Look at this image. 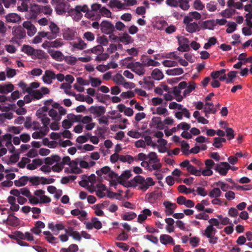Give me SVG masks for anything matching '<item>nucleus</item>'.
<instances>
[{"label": "nucleus", "mask_w": 252, "mask_h": 252, "mask_svg": "<svg viewBox=\"0 0 252 252\" xmlns=\"http://www.w3.org/2000/svg\"><path fill=\"white\" fill-rule=\"evenodd\" d=\"M128 69H131L139 76L144 75L146 71L144 65L139 62L131 63V64L128 66Z\"/></svg>", "instance_id": "obj_12"}, {"label": "nucleus", "mask_w": 252, "mask_h": 252, "mask_svg": "<svg viewBox=\"0 0 252 252\" xmlns=\"http://www.w3.org/2000/svg\"><path fill=\"white\" fill-rule=\"evenodd\" d=\"M52 102V99H49L45 101L44 103L45 105L40 108L37 110L36 115L39 119L42 118L45 116H47L46 113L47 111H48V110L49 109V106L50 105V104Z\"/></svg>", "instance_id": "obj_17"}, {"label": "nucleus", "mask_w": 252, "mask_h": 252, "mask_svg": "<svg viewBox=\"0 0 252 252\" xmlns=\"http://www.w3.org/2000/svg\"><path fill=\"white\" fill-rule=\"evenodd\" d=\"M142 214L138 215L137 218V221L139 223H142L147 219L148 216H151L152 215L151 211L148 209H144L142 211Z\"/></svg>", "instance_id": "obj_36"}, {"label": "nucleus", "mask_w": 252, "mask_h": 252, "mask_svg": "<svg viewBox=\"0 0 252 252\" xmlns=\"http://www.w3.org/2000/svg\"><path fill=\"white\" fill-rule=\"evenodd\" d=\"M150 126L152 128H153L159 130H163L164 129L162 121L159 117H153L150 123Z\"/></svg>", "instance_id": "obj_18"}, {"label": "nucleus", "mask_w": 252, "mask_h": 252, "mask_svg": "<svg viewBox=\"0 0 252 252\" xmlns=\"http://www.w3.org/2000/svg\"><path fill=\"white\" fill-rule=\"evenodd\" d=\"M42 11V5L36 3H31L29 9L25 15V17L28 20L36 19Z\"/></svg>", "instance_id": "obj_9"}, {"label": "nucleus", "mask_w": 252, "mask_h": 252, "mask_svg": "<svg viewBox=\"0 0 252 252\" xmlns=\"http://www.w3.org/2000/svg\"><path fill=\"white\" fill-rule=\"evenodd\" d=\"M196 84L194 82H190L189 85L187 86L185 90L183 92V94L184 97L189 95L196 88Z\"/></svg>", "instance_id": "obj_47"}, {"label": "nucleus", "mask_w": 252, "mask_h": 252, "mask_svg": "<svg viewBox=\"0 0 252 252\" xmlns=\"http://www.w3.org/2000/svg\"><path fill=\"white\" fill-rule=\"evenodd\" d=\"M45 163L48 165H53L52 170L55 172H60L63 168V163L61 162V158L58 155L52 156L47 158L45 159Z\"/></svg>", "instance_id": "obj_6"}, {"label": "nucleus", "mask_w": 252, "mask_h": 252, "mask_svg": "<svg viewBox=\"0 0 252 252\" xmlns=\"http://www.w3.org/2000/svg\"><path fill=\"white\" fill-rule=\"evenodd\" d=\"M163 205L166 208L165 212L167 216L174 214V211L177 208V205L175 203H172L170 201H166L163 203Z\"/></svg>", "instance_id": "obj_28"}, {"label": "nucleus", "mask_w": 252, "mask_h": 252, "mask_svg": "<svg viewBox=\"0 0 252 252\" xmlns=\"http://www.w3.org/2000/svg\"><path fill=\"white\" fill-rule=\"evenodd\" d=\"M11 226H17L20 224V220L13 214H10L4 222Z\"/></svg>", "instance_id": "obj_26"}, {"label": "nucleus", "mask_w": 252, "mask_h": 252, "mask_svg": "<svg viewBox=\"0 0 252 252\" xmlns=\"http://www.w3.org/2000/svg\"><path fill=\"white\" fill-rule=\"evenodd\" d=\"M101 30L104 33L110 34L113 31L114 26L110 22L103 21L101 24Z\"/></svg>", "instance_id": "obj_27"}, {"label": "nucleus", "mask_w": 252, "mask_h": 252, "mask_svg": "<svg viewBox=\"0 0 252 252\" xmlns=\"http://www.w3.org/2000/svg\"><path fill=\"white\" fill-rule=\"evenodd\" d=\"M217 230L215 227L208 225L204 230L203 235L207 238H209V243L211 244H216L217 242V238L215 237Z\"/></svg>", "instance_id": "obj_10"}, {"label": "nucleus", "mask_w": 252, "mask_h": 252, "mask_svg": "<svg viewBox=\"0 0 252 252\" xmlns=\"http://www.w3.org/2000/svg\"><path fill=\"white\" fill-rule=\"evenodd\" d=\"M79 164L80 167L88 169L91 167L94 166L95 165V162L93 161H91L89 162H88L85 160H81Z\"/></svg>", "instance_id": "obj_60"}, {"label": "nucleus", "mask_w": 252, "mask_h": 252, "mask_svg": "<svg viewBox=\"0 0 252 252\" xmlns=\"http://www.w3.org/2000/svg\"><path fill=\"white\" fill-rule=\"evenodd\" d=\"M70 44L72 46V51H74L75 49L82 50L87 46V44L81 39H79L77 42H71Z\"/></svg>", "instance_id": "obj_29"}, {"label": "nucleus", "mask_w": 252, "mask_h": 252, "mask_svg": "<svg viewBox=\"0 0 252 252\" xmlns=\"http://www.w3.org/2000/svg\"><path fill=\"white\" fill-rule=\"evenodd\" d=\"M204 168H196L195 176H211L213 174V169L215 165L214 161L211 159H207L205 161Z\"/></svg>", "instance_id": "obj_5"}, {"label": "nucleus", "mask_w": 252, "mask_h": 252, "mask_svg": "<svg viewBox=\"0 0 252 252\" xmlns=\"http://www.w3.org/2000/svg\"><path fill=\"white\" fill-rule=\"evenodd\" d=\"M159 239L160 243L164 245L168 244H171L173 245H175L173 239L169 235L162 234L160 236Z\"/></svg>", "instance_id": "obj_35"}, {"label": "nucleus", "mask_w": 252, "mask_h": 252, "mask_svg": "<svg viewBox=\"0 0 252 252\" xmlns=\"http://www.w3.org/2000/svg\"><path fill=\"white\" fill-rule=\"evenodd\" d=\"M201 26L203 29L213 30L216 26L215 21L214 20L205 21L202 22Z\"/></svg>", "instance_id": "obj_42"}, {"label": "nucleus", "mask_w": 252, "mask_h": 252, "mask_svg": "<svg viewBox=\"0 0 252 252\" xmlns=\"http://www.w3.org/2000/svg\"><path fill=\"white\" fill-rule=\"evenodd\" d=\"M107 196L110 198H116L117 199L121 200L123 198L121 194L123 192L122 190H119V193H115L111 191V190H106Z\"/></svg>", "instance_id": "obj_49"}, {"label": "nucleus", "mask_w": 252, "mask_h": 252, "mask_svg": "<svg viewBox=\"0 0 252 252\" xmlns=\"http://www.w3.org/2000/svg\"><path fill=\"white\" fill-rule=\"evenodd\" d=\"M154 109L155 110L152 112L153 114H158L159 115L166 116L169 114L168 110L165 107L159 106Z\"/></svg>", "instance_id": "obj_48"}, {"label": "nucleus", "mask_w": 252, "mask_h": 252, "mask_svg": "<svg viewBox=\"0 0 252 252\" xmlns=\"http://www.w3.org/2000/svg\"><path fill=\"white\" fill-rule=\"evenodd\" d=\"M23 26L27 30L28 35L31 37L33 36L37 32L36 28L30 21L24 22Z\"/></svg>", "instance_id": "obj_21"}, {"label": "nucleus", "mask_w": 252, "mask_h": 252, "mask_svg": "<svg viewBox=\"0 0 252 252\" xmlns=\"http://www.w3.org/2000/svg\"><path fill=\"white\" fill-rule=\"evenodd\" d=\"M204 111L205 116L208 118L210 114H215L217 110L214 107V105L212 102H207L204 107Z\"/></svg>", "instance_id": "obj_31"}, {"label": "nucleus", "mask_w": 252, "mask_h": 252, "mask_svg": "<svg viewBox=\"0 0 252 252\" xmlns=\"http://www.w3.org/2000/svg\"><path fill=\"white\" fill-rule=\"evenodd\" d=\"M49 29L50 32H49L50 36L52 37V39L56 38L59 33V27L55 23L51 22L49 25Z\"/></svg>", "instance_id": "obj_30"}, {"label": "nucleus", "mask_w": 252, "mask_h": 252, "mask_svg": "<svg viewBox=\"0 0 252 252\" xmlns=\"http://www.w3.org/2000/svg\"><path fill=\"white\" fill-rule=\"evenodd\" d=\"M68 166L64 169L66 173L80 174L82 172L81 169L78 166L77 162L74 160H72Z\"/></svg>", "instance_id": "obj_19"}, {"label": "nucleus", "mask_w": 252, "mask_h": 252, "mask_svg": "<svg viewBox=\"0 0 252 252\" xmlns=\"http://www.w3.org/2000/svg\"><path fill=\"white\" fill-rule=\"evenodd\" d=\"M235 12V10L233 9H226L221 11L220 15L223 17L229 18L231 17Z\"/></svg>", "instance_id": "obj_55"}, {"label": "nucleus", "mask_w": 252, "mask_h": 252, "mask_svg": "<svg viewBox=\"0 0 252 252\" xmlns=\"http://www.w3.org/2000/svg\"><path fill=\"white\" fill-rule=\"evenodd\" d=\"M132 176L131 171L129 170H126L123 172L121 175L116 179L118 183H117V186L118 185H121L125 188H135L139 187L141 189H148L154 186L156 184V182L154 181L151 177H147L145 178L141 175H137L130 181L127 180Z\"/></svg>", "instance_id": "obj_1"}, {"label": "nucleus", "mask_w": 252, "mask_h": 252, "mask_svg": "<svg viewBox=\"0 0 252 252\" xmlns=\"http://www.w3.org/2000/svg\"><path fill=\"white\" fill-rule=\"evenodd\" d=\"M5 19L6 22L8 23H18L21 20V18L20 15L16 13H10L5 16Z\"/></svg>", "instance_id": "obj_32"}, {"label": "nucleus", "mask_w": 252, "mask_h": 252, "mask_svg": "<svg viewBox=\"0 0 252 252\" xmlns=\"http://www.w3.org/2000/svg\"><path fill=\"white\" fill-rule=\"evenodd\" d=\"M95 173L99 177L107 180L111 187H117V183L118 182L116 180L118 178V174L112 170L109 166H104L96 170Z\"/></svg>", "instance_id": "obj_2"}, {"label": "nucleus", "mask_w": 252, "mask_h": 252, "mask_svg": "<svg viewBox=\"0 0 252 252\" xmlns=\"http://www.w3.org/2000/svg\"><path fill=\"white\" fill-rule=\"evenodd\" d=\"M75 35V32L71 30L68 29L63 32V37L67 40H72Z\"/></svg>", "instance_id": "obj_52"}, {"label": "nucleus", "mask_w": 252, "mask_h": 252, "mask_svg": "<svg viewBox=\"0 0 252 252\" xmlns=\"http://www.w3.org/2000/svg\"><path fill=\"white\" fill-rule=\"evenodd\" d=\"M230 169V164L227 162H220L215 166V170L221 176H225Z\"/></svg>", "instance_id": "obj_11"}, {"label": "nucleus", "mask_w": 252, "mask_h": 252, "mask_svg": "<svg viewBox=\"0 0 252 252\" xmlns=\"http://www.w3.org/2000/svg\"><path fill=\"white\" fill-rule=\"evenodd\" d=\"M162 192L161 190H155L150 193H147L145 196L146 201L150 203H154L157 200L162 197Z\"/></svg>", "instance_id": "obj_13"}, {"label": "nucleus", "mask_w": 252, "mask_h": 252, "mask_svg": "<svg viewBox=\"0 0 252 252\" xmlns=\"http://www.w3.org/2000/svg\"><path fill=\"white\" fill-rule=\"evenodd\" d=\"M48 132L49 131L47 128L44 129L41 127L38 131L34 132L32 134V137L35 139H40L46 135Z\"/></svg>", "instance_id": "obj_40"}, {"label": "nucleus", "mask_w": 252, "mask_h": 252, "mask_svg": "<svg viewBox=\"0 0 252 252\" xmlns=\"http://www.w3.org/2000/svg\"><path fill=\"white\" fill-rule=\"evenodd\" d=\"M80 122L85 125V128L87 130H91L95 126V123L93 122L92 118L90 116L81 117Z\"/></svg>", "instance_id": "obj_16"}, {"label": "nucleus", "mask_w": 252, "mask_h": 252, "mask_svg": "<svg viewBox=\"0 0 252 252\" xmlns=\"http://www.w3.org/2000/svg\"><path fill=\"white\" fill-rule=\"evenodd\" d=\"M55 4H57L55 10L59 15H62L67 12L69 9V5L65 2L62 1Z\"/></svg>", "instance_id": "obj_20"}, {"label": "nucleus", "mask_w": 252, "mask_h": 252, "mask_svg": "<svg viewBox=\"0 0 252 252\" xmlns=\"http://www.w3.org/2000/svg\"><path fill=\"white\" fill-rule=\"evenodd\" d=\"M43 161L41 159L36 158L32 160V163H29L27 165V168L30 170L36 169L38 166L41 165Z\"/></svg>", "instance_id": "obj_33"}, {"label": "nucleus", "mask_w": 252, "mask_h": 252, "mask_svg": "<svg viewBox=\"0 0 252 252\" xmlns=\"http://www.w3.org/2000/svg\"><path fill=\"white\" fill-rule=\"evenodd\" d=\"M10 193L13 195L12 196L17 197L18 202L20 204H23L27 201L26 198L20 196L19 190H10Z\"/></svg>", "instance_id": "obj_41"}, {"label": "nucleus", "mask_w": 252, "mask_h": 252, "mask_svg": "<svg viewBox=\"0 0 252 252\" xmlns=\"http://www.w3.org/2000/svg\"><path fill=\"white\" fill-rule=\"evenodd\" d=\"M192 6L194 9L198 11L202 10L205 7L204 4L201 0H195L193 1Z\"/></svg>", "instance_id": "obj_59"}, {"label": "nucleus", "mask_w": 252, "mask_h": 252, "mask_svg": "<svg viewBox=\"0 0 252 252\" xmlns=\"http://www.w3.org/2000/svg\"><path fill=\"white\" fill-rule=\"evenodd\" d=\"M66 113V110L58 103L52 102L49 106L48 115L54 121H60Z\"/></svg>", "instance_id": "obj_4"}, {"label": "nucleus", "mask_w": 252, "mask_h": 252, "mask_svg": "<svg viewBox=\"0 0 252 252\" xmlns=\"http://www.w3.org/2000/svg\"><path fill=\"white\" fill-rule=\"evenodd\" d=\"M51 44L52 48H58L63 46L64 44V42L63 39L58 38L51 41Z\"/></svg>", "instance_id": "obj_62"}, {"label": "nucleus", "mask_w": 252, "mask_h": 252, "mask_svg": "<svg viewBox=\"0 0 252 252\" xmlns=\"http://www.w3.org/2000/svg\"><path fill=\"white\" fill-rule=\"evenodd\" d=\"M113 80L118 85H122L125 80L124 77L121 73L116 74L113 77Z\"/></svg>", "instance_id": "obj_58"}, {"label": "nucleus", "mask_w": 252, "mask_h": 252, "mask_svg": "<svg viewBox=\"0 0 252 252\" xmlns=\"http://www.w3.org/2000/svg\"><path fill=\"white\" fill-rule=\"evenodd\" d=\"M211 76L212 77L213 79H218L219 78V80L221 81H224L226 79V75H223V76L220 74L219 71H213L211 73Z\"/></svg>", "instance_id": "obj_63"}, {"label": "nucleus", "mask_w": 252, "mask_h": 252, "mask_svg": "<svg viewBox=\"0 0 252 252\" xmlns=\"http://www.w3.org/2000/svg\"><path fill=\"white\" fill-rule=\"evenodd\" d=\"M103 51V48L101 45H97L93 48L85 51L86 53L91 52L92 53L97 54V55L101 53Z\"/></svg>", "instance_id": "obj_54"}, {"label": "nucleus", "mask_w": 252, "mask_h": 252, "mask_svg": "<svg viewBox=\"0 0 252 252\" xmlns=\"http://www.w3.org/2000/svg\"><path fill=\"white\" fill-rule=\"evenodd\" d=\"M178 6L183 10H187L189 8V5L188 0H179Z\"/></svg>", "instance_id": "obj_64"}, {"label": "nucleus", "mask_w": 252, "mask_h": 252, "mask_svg": "<svg viewBox=\"0 0 252 252\" xmlns=\"http://www.w3.org/2000/svg\"><path fill=\"white\" fill-rule=\"evenodd\" d=\"M158 144L157 147L160 153H165L166 151L167 141L162 138L158 139L157 140Z\"/></svg>", "instance_id": "obj_38"}, {"label": "nucleus", "mask_w": 252, "mask_h": 252, "mask_svg": "<svg viewBox=\"0 0 252 252\" xmlns=\"http://www.w3.org/2000/svg\"><path fill=\"white\" fill-rule=\"evenodd\" d=\"M148 160L142 161L141 165L149 171L158 170L161 167V164L159 162L156 153L151 152L148 154Z\"/></svg>", "instance_id": "obj_3"}, {"label": "nucleus", "mask_w": 252, "mask_h": 252, "mask_svg": "<svg viewBox=\"0 0 252 252\" xmlns=\"http://www.w3.org/2000/svg\"><path fill=\"white\" fill-rule=\"evenodd\" d=\"M8 202L11 204L10 209L13 211H17L19 209L18 204L15 203V197L10 196L7 198Z\"/></svg>", "instance_id": "obj_50"}, {"label": "nucleus", "mask_w": 252, "mask_h": 252, "mask_svg": "<svg viewBox=\"0 0 252 252\" xmlns=\"http://www.w3.org/2000/svg\"><path fill=\"white\" fill-rule=\"evenodd\" d=\"M48 52L51 57L57 61H61L63 59V55L61 51L49 50Z\"/></svg>", "instance_id": "obj_34"}, {"label": "nucleus", "mask_w": 252, "mask_h": 252, "mask_svg": "<svg viewBox=\"0 0 252 252\" xmlns=\"http://www.w3.org/2000/svg\"><path fill=\"white\" fill-rule=\"evenodd\" d=\"M96 182V177L94 174L90 176L82 175L81 176V181L79 182V185L85 188H91L94 187Z\"/></svg>", "instance_id": "obj_8"}, {"label": "nucleus", "mask_w": 252, "mask_h": 252, "mask_svg": "<svg viewBox=\"0 0 252 252\" xmlns=\"http://www.w3.org/2000/svg\"><path fill=\"white\" fill-rule=\"evenodd\" d=\"M180 192L185 194L192 193L194 195L197 194L205 196L207 194L206 190H180Z\"/></svg>", "instance_id": "obj_37"}, {"label": "nucleus", "mask_w": 252, "mask_h": 252, "mask_svg": "<svg viewBox=\"0 0 252 252\" xmlns=\"http://www.w3.org/2000/svg\"><path fill=\"white\" fill-rule=\"evenodd\" d=\"M55 179L52 178H45L36 176H29V182L32 185L37 186L40 184L48 185L54 183Z\"/></svg>", "instance_id": "obj_7"}, {"label": "nucleus", "mask_w": 252, "mask_h": 252, "mask_svg": "<svg viewBox=\"0 0 252 252\" xmlns=\"http://www.w3.org/2000/svg\"><path fill=\"white\" fill-rule=\"evenodd\" d=\"M90 112L97 117L103 115L105 113V109L102 106H92Z\"/></svg>", "instance_id": "obj_39"}, {"label": "nucleus", "mask_w": 252, "mask_h": 252, "mask_svg": "<svg viewBox=\"0 0 252 252\" xmlns=\"http://www.w3.org/2000/svg\"><path fill=\"white\" fill-rule=\"evenodd\" d=\"M73 11L80 12V13H82V12L86 13V16L87 18H90L92 16L89 11V8L86 4L76 5L73 9Z\"/></svg>", "instance_id": "obj_24"}, {"label": "nucleus", "mask_w": 252, "mask_h": 252, "mask_svg": "<svg viewBox=\"0 0 252 252\" xmlns=\"http://www.w3.org/2000/svg\"><path fill=\"white\" fill-rule=\"evenodd\" d=\"M201 19V15L197 11H192L189 12L184 18L183 21H188L192 22L193 20H199Z\"/></svg>", "instance_id": "obj_23"}, {"label": "nucleus", "mask_w": 252, "mask_h": 252, "mask_svg": "<svg viewBox=\"0 0 252 252\" xmlns=\"http://www.w3.org/2000/svg\"><path fill=\"white\" fill-rule=\"evenodd\" d=\"M71 86L70 84L67 83H63L61 85V88L64 90L65 94L74 96L75 94L71 92Z\"/></svg>", "instance_id": "obj_61"}, {"label": "nucleus", "mask_w": 252, "mask_h": 252, "mask_svg": "<svg viewBox=\"0 0 252 252\" xmlns=\"http://www.w3.org/2000/svg\"><path fill=\"white\" fill-rule=\"evenodd\" d=\"M151 77L156 80H160L163 78L164 75L160 70L156 68L152 71Z\"/></svg>", "instance_id": "obj_45"}, {"label": "nucleus", "mask_w": 252, "mask_h": 252, "mask_svg": "<svg viewBox=\"0 0 252 252\" xmlns=\"http://www.w3.org/2000/svg\"><path fill=\"white\" fill-rule=\"evenodd\" d=\"M167 24L166 21L163 20H158L156 21L155 27L158 30H165Z\"/></svg>", "instance_id": "obj_57"}, {"label": "nucleus", "mask_w": 252, "mask_h": 252, "mask_svg": "<svg viewBox=\"0 0 252 252\" xmlns=\"http://www.w3.org/2000/svg\"><path fill=\"white\" fill-rule=\"evenodd\" d=\"M180 166L182 167L186 168V169L189 173L195 176V172L196 171V168L191 165L189 160H185L183 161L180 164Z\"/></svg>", "instance_id": "obj_25"}, {"label": "nucleus", "mask_w": 252, "mask_h": 252, "mask_svg": "<svg viewBox=\"0 0 252 252\" xmlns=\"http://www.w3.org/2000/svg\"><path fill=\"white\" fill-rule=\"evenodd\" d=\"M29 182V176H24L14 181L15 185L21 187L26 185Z\"/></svg>", "instance_id": "obj_46"}, {"label": "nucleus", "mask_w": 252, "mask_h": 252, "mask_svg": "<svg viewBox=\"0 0 252 252\" xmlns=\"http://www.w3.org/2000/svg\"><path fill=\"white\" fill-rule=\"evenodd\" d=\"M14 86L11 84H6L3 85H0V93L8 94L13 91Z\"/></svg>", "instance_id": "obj_43"}, {"label": "nucleus", "mask_w": 252, "mask_h": 252, "mask_svg": "<svg viewBox=\"0 0 252 252\" xmlns=\"http://www.w3.org/2000/svg\"><path fill=\"white\" fill-rule=\"evenodd\" d=\"M183 23L185 25L186 31L189 33L198 32L200 30V27L196 22L183 21Z\"/></svg>", "instance_id": "obj_15"}, {"label": "nucleus", "mask_w": 252, "mask_h": 252, "mask_svg": "<svg viewBox=\"0 0 252 252\" xmlns=\"http://www.w3.org/2000/svg\"><path fill=\"white\" fill-rule=\"evenodd\" d=\"M179 47L178 50L181 52H185L189 49V40L183 36L177 37Z\"/></svg>", "instance_id": "obj_14"}, {"label": "nucleus", "mask_w": 252, "mask_h": 252, "mask_svg": "<svg viewBox=\"0 0 252 252\" xmlns=\"http://www.w3.org/2000/svg\"><path fill=\"white\" fill-rule=\"evenodd\" d=\"M180 111L177 112L175 114V116L177 119L182 120L183 115L187 118H190V114L188 109L185 108Z\"/></svg>", "instance_id": "obj_44"}, {"label": "nucleus", "mask_w": 252, "mask_h": 252, "mask_svg": "<svg viewBox=\"0 0 252 252\" xmlns=\"http://www.w3.org/2000/svg\"><path fill=\"white\" fill-rule=\"evenodd\" d=\"M184 71L182 68H175L169 69L166 70V73L168 75L175 76L179 75L183 73Z\"/></svg>", "instance_id": "obj_51"}, {"label": "nucleus", "mask_w": 252, "mask_h": 252, "mask_svg": "<svg viewBox=\"0 0 252 252\" xmlns=\"http://www.w3.org/2000/svg\"><path fill=\"white\" fill-rule=\"evenodd\" d=\"M119 40L125 44H128L132 42L131 37L127 33H125L119 37Z\"/></svg>", "instance_id": "obj_56"}, {"label": "nucleus", "mask_w": 252, "mask_h": 252, "mask_svg": "<svg viewBox=\"0 0 252 252\" xmlns=\"http://www.w3.org/2000/svg\"><path fill=\"white\" fill-rule=\"evenodd\" d=\"M55 78L56 74L53 71L50 70H46L42 77L44 83L47 84H51L53 80Z\"/></svg>", "instance_id": "obj_22"}, {"label": "nucleus", "mask_w": 252, "mask_h": 252, "mask_svg": "<svg viewBox=\"0 0 252 252\" xmlns=\"http://www.w3.org/2000/svg\"><path fill=\"white\" fill-rule=\"evenodd\" d=\"M109 6L111 8H118V9H124L125 5L124 3L117 0H111L109 2Z\"/></svg>", "instance_id": "obj_53"}]
</instances>
